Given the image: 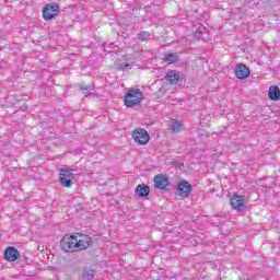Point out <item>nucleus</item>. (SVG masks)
Instances as JSON below:
<instances>
[{"mask_svg":"<svg viewBox=\"0 0 280 280\" xmlns=\"http://www.w3.org/2000/svg\"><path fill=\"white\" fill-rule=\"evenodd\" d=\"M132 139L138 145H148V143H150V135L148 130L143 128H136L132 131Z\"/></svg>","mask_w":280,"mask_h":280,"instance_id":"39448f33","label":"nucleus"},{"mask_svg":"<svg viewBox=\"0 0 280 280\" xmlns=\"http://www.w3.org/2000/svg\"><path fill=\"white\" fill-rule=\"evenodd\" d=\"M136 195L139 198H145L148 196H150V186L145 185V184H140L136 187Z\"/></svg>","mask_w":280,"mask_h":280,"instance_id":"f8f14e48","label":"nucleus"},{"mask_svg":"<svg viewBox=\"0 0 280 280\" xmlns=\"http://www.w3.org/2000/svg\"><path fill=\"white\" fill-rule=\"evenodd\" d=\"M72 172L73 170L69 167L60 170L59 180L62 187H71V185H73V178H75V174Z\"/></svg>","mask_w":280,"mask_h":280,"instance_id":"423d86ee","label":"nucleus"},{"mask_svg":"<svg viewBox=\"0 0 280 280\" xmlns=\"http://www.w3.org/2000/svg\"><path fill=\"white\" fill-rule=\"evenodd\" d=\"M60 13V5L56 2L47 3L43 9V19L44 21H51L58 16Z\"/></svg>","mask_w":280,"mask_h":280,"instance_id":"20e7f679","label":"nucleus"},{"mask_svg":"<svg viewBox=\"0 0 280 280\" xmlns=\"http://www.w3.org/2000/svg\"><path fill=\"white\" fill-rule=\"evenodd\" d=\"M143 102V92L139 89H130L124 98V104L127 108H135V106H139Z\"/></svg>","mask_w":280,"mask_h":280,"instance_id":"f257e3e1","label":"nucleus"},{"mask_svg":"<svg viewBox=\"0 0 280 280\" xmlns=\"http://www.w3.org/2000/svg\"><path fill=\"white\" fill-rule=\"evenodd\" d=\"M249 8H254V5H253V4H250V5H249Z\"/></svg>","mask_w":280,"mask_h":280,"instance_id":"4be33fe9","label":"nucleus"},{"mask_svg":"<svg viewBox=\"0 0 280 280\" xmlns=\"http://www.w3.org/2000/svg\"><path fill=\"white\" fill-rule=\"evenodd\" d=\"M153 182L156 189H165L170 185V179L163 174L155 175Z\"/></svg>","mask_w":280,"mask_h":280,"instance_id":"9b49d317","label":"nucleus"},{"mask_svg":"<svg viewBox=\"0 0 280 280\" xmlns=\"http://www.w3.org/2000/svg\"><path fill=\"white\" fill-rule=\"evenodd\" d=\"M71 238L74 240L75 248L78 252L86 250L93 246V238L86 234L75 233L71 234Z\"/></svg>","mask_w":280,"mask_h":280,"instance_id":"f03ea898","label":"nucleus"},{"mask_svg":"<svg viewBox=\"0 0 280 280\" xmlns=\"http://www.w3.org/2000/svg\"><path fill=\"white\" fill-rule=\"evenodd\" d=\"M151 36H152V34L150 32H147V31H142V32L137 34L138 40H141L142 43L144 40H148V38H150Z\"/></svg>","mask_w":280,"mask_h":280,"instance_id":"a211bd4d","label":"nucleus"},{"mask_svg":"<svg viewBox=\"0 0 280 280\" xmlns=\"http://www.w3.org/2000/svg\"><path fill=\"white\" fill-rule=\"evenodd\" d=\"M81 91H83V93H89V91H91V86L89 85L81 86Z\"/></svg>","mask_w":280,"mask_h":280,"instance_id":"412c9836","label":"nucleus"},{"mask_svg":"<svg viewBox=\"0 0 280 280\" xmlns=\"http://www.w3.org/2000/svg\"><path fill=\"white\" fill-rule=\"evenodd\" d=\"M234 73L238 80H246L250 75V69L246 65L238 63L234 69Z\"/></svg>","mask_w":280,"mask_h":280,"instance_id":"1a4fd4ad","label":"nucleus"},{"mask_svg":"<svg viewBox=\"0 0 280 280\" xmlns=\"http://www.w3.org/2000/svg\"><path fill=\"white\" fill-rule=\"evenodd\" d=\"M61 250L63 253H78V247H75V238L70 236H63L60 241Z\"/></svg>","mask_w":280,"mask_h":280,"instance_id":"0eeeda50","label":"nucleus"},{"mask_svg":"<svg viewBox=\"0 0 280 280\" xmlns=\"http://www.w3.org/2000/svg\"><path fill=\"white\" fill-rule=\"evenodd\" d=\"M247 203L248 200L244 195L234 194L231 197V207L232 209H234V211H238V213H241L242 211H246V209H248Z\"/></svg>","mask_w":280,"mask_h":280,"instance_id":"7ed1b4c3","label":"nucleus"},{"mask_svg":"<svg viewBox=\"0 0 280 280\" xmlns=\"http://www.w3.org/2000/svg\"><path fill=\"white\" fill-rule=\"evenodd\" d=\"M166 80L170 84H178V80H180V74L176 70H171L166 73Z\"/></svg>","mask_w":280,"mask_h":280,"instance_id":"ddd939ff","label":"nucleus"},{"mask_svg":"<svg viewBox=\"0 0 280 280\" xmlns=\"http://www.w3.org/2000/svg\"><path fill=\"white\" fill-rule=\"evenodd\" d=\"M128 67H130V63H119L118 65V69H121V70L128 69Z\"/></svg>","mask_w":280,"mask_h":280,"instance_id":"aec40b11","label":"nucleus"},{"mask_svg":"<svg viewBox=\"0 0 280 280\" xmlns=\"http://www.w3.org/2000/svg\"><path fill=\"white\" fill-rule=\"evenodd\" d=\"M19 257H21V252H19V249H16V247H7L4 250V259L7 261H16V259H19Z\"/></svg>","mask_w":280,"mask_h":280,"instance_id":"9d476101","label":"nucleus"},{"mask_svg":"<svg viewBox=\"0 0 280 280\" xmlns=\"http://www.w3.org/2000/svg\"><path fill=\"white\" fill-rule=\"evenodd\" d=\"M268 95H269V100H271L272 102H279V100H280L279 86H277V85L270 86Z\"/></svg>","mask_w":280,"mask_h":280,"instance_id":"4468645a","label":"nucleus"},{"mask_svg":"<svg viewBox=\"0 0 280 280\" xmlns=\"http://www.w3.org/2000/svg\"><path fill=\"white\" fill-rule=\"evenodd\" d=\"M95 279V270L91 269L83 272V280H94Z\"/></svg>","mask_w":280,"mask_h":280,"instance_id":"6ab92c4d","label":"nucleus"},{"mask_svg":"<svg viewBox=\"0 0 280 280\" xmlns=\"http://www.w3.org/2000/svg\"><path fill=\"white\" fill-rule=\"evenodd\" d=\"M164 62H167V65H174L175 62H178L180 60V57L176 52H170L164 55L163 58Z\"/></svg>","mask_w":280,"mask_h":280,"instance_id":"2eb2a0df","label":"nucleus"},{"mask_svg":"<svg viewBox=\"0 0 280 280\" xmlns=\"http://www.w3.org/2000/svg\"><path fill=\"white\" fill-rule=\"evenodd\" d=\"M170 129L172 130V132H180V130H183V125L178 120H173Z\"/></svg>","mask_w":280,"mask_h":280,"instance_id":"dca6fc26","label":"nucleus"},{"mask_svg":"<svg viewBox=\"0 0 280 280\" xmlns=\"http://www.w3.org/2000/svg\"><path fill=\"white\" fill-rule=\"evenodd\" d=\"M192 186L189 182L183 179L177 184V191L180 198H188L189 194H191Z\"/></svg>","mask_w":280,"mask_h":280,"instance_id":"6e6552de","label":"nucleus"},{"mask_svg":"<svg viewBox=\"0 0 280 280\" xmlns=\"http://www.w3.org/2000/svg\"><path fill=\"white\" fill-rule=\"evenodd\" d=\"M202 34H207V28L205 26H200L195 31V38H197V40H202Z\"/></svg>","mask_w":280,"mask_h":280,"instance_id":"f3484780","label":"nucleus"}]
</instances>
